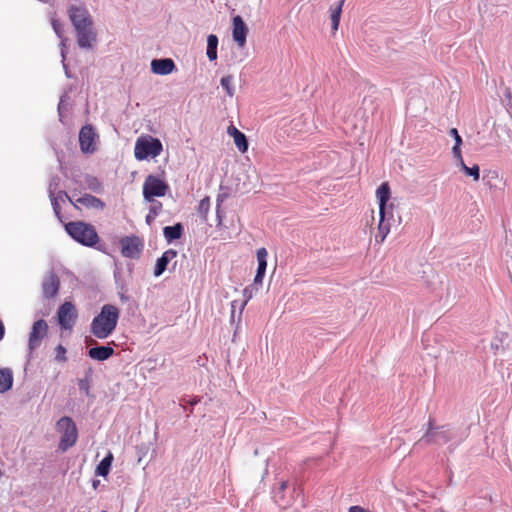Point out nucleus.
Instances as JSON below:
<instances>
[{
	"label": "nucleus",
	"instance_id": "nucleus-1",
	"mask_svg": "<svg viewBox=\"0 0 512 512\" xmlns=\"http://www.w3.org/2000/svg\"><path fill=\"white\" fill-rule=\"evenodd\" d=\"M68 15L77 32L79 47L91 48L96 41V32L93 29V21L87 8L83 5H71Z\"/></svg>",
	"mask_w": 512,
	"mask_h": 512
},
{
	"label": "nucleus",
	"instance_id": "nucleus-2",
	"mask_svg": "<svg viewBox=\"0 0 512 512\" xmlns=\"http://www.w3.org/2000/svg\"><path fill=\"white\" fill-rule=\"evenodd\" d=\"M120 310L112 304H105L96 315L90 326V332L98 339L108 338L116 329Z\"/></svg>",
	"mask_w": 512,
	"mask_h": 512
},
{
	"label": "nucleus",
	"instance_id": "nucleus-3",
	"mask_svg": "<svg viewBox=\"0 0 512 512\" xmlns=\"http://www.w3.org/2000/svg\"><path fill=\"white\" fill-rule=\"evenodd\" d=\"M66 232L77 242L84 246L92 247L98 240V234L95 228L82 221H73L65 225Z\"/></svg>",
	"mask_w": 512,
	"mask_h": 512
},
{
	"label": "nucleus",
	"instance_id": "nucleus-4",
	"mask_svg": "<svg viewBox=\"0 0 512 512\" xmlns=\"http://www.w3.org/2000/svg\"><path fill=\"white\" fill-rule=\"evenodd\" d=\"M162 150L163 146L159 139L150 135H143L135 143L134 155L137 160H145L148 157L155 158L159 156Z\"/></svg>",
	"mask_w": 512,
	"mask_h": 512
},
{
	"label": "nucleus",
	"instance_id": "nucleus-5",
	"mask_svg": "<svg viewBox=\"0 0 512 512\" xmlns=\"http://www.w3.org/2000/svg\"><path fill=\"white\" fill-rule=\"evenodd\" d=\"M56 429L61 433L59 441V449L61 451H66L76 443L78 437L77 427L70 417L60 418L56 423Z\"/></svg>",
	"mask_w": 512,
	"mask_h": 512
},
{
	"label": "nucleus",
	"instance_id": "nucleus-6",
	"mask_svg": "<svg viewBox=\"0 0 512 512\" xmlns=\"http://www.w3.org/2000/svg\"><path fill=\"white\" fill-rule=\"evenodd\" d=\"M376 197L379 201V225H378V231L380 236V242H383L386 238L387 234L390 231L389 225L384 223L385 215H386V203L390 198V188L388 183H382L377 191H376Z\"/></svg>",
	"mask_w": 512,
	"mask_h": 512
},
{
	"label": "nucleus",
	"instance_id": "nucleus-7",
	"mask_svg": "<svg viewBox=\"0 0 512 512\" xmlns=\"http://www.w3.org/2000/svg\"><path fill=\"white\" fill-rule=\"evenodd\" d=\"M168 185L154 175H148L143 185V196L146 201H152L154 197H162L166 194Z\"/></svg>",
	"mask_w": 512,
	"mask_h": 512
},
{
	"label": "nucleus",
	"instance_id": "nucleus-8",
	"mask_svg": "<svg viewBox=\"0 0 512 512\" xmlns=\"http://www.w3.org/2000/svg\"><path fill=\"white\" fill-rule=\"evenodd\" d=\"M120 246L123 256L136 259L141 254L143 243L137 236H126L120 240Z\"/></svg>",
	"mask_w": 512,
	"mask_h": 512
},
{
	"label": "nucleus",
	"instance_id": "nucleus-9",
	"mask_svg": "<svg viewBox=\"0 0 512 512\" xmlns=\"http://www.w3.org/2000/svg\"><path fill=\"white\" fill-rule=\"evenodd\" d=\"M47 332L48 324L45 320L40 319L33 323L28 340V348L30 351H33L40 346L42 340L46 337Z\"/></svg>",
	"mask_w": 512,
	"mask_h": 512
},
{
	"label": "nucleus",
	"instance_id": "nucleus-10",
	"mask_svg": "<svg viewBox=\"0 0 512 512\" xmlns=\"http://www.w3.org/2000/svg\"><path fill=\"white\" fill-rule=\"evenodd\" d=\"M77 318L75 306L71 302H65L58 310V321L63 329H70Z\"/></svg>",
	"mask_w": 512,
	"mask_h": 512
},
{
	"label": "nucleus",
	"instance_id": "nucleus-11",
	"mask_svg": "<svg viewBox=\"0 0 512 512\" xmlns=\"http://www.w3.org/2000/svg\"><path fill=\"white\" fill-rule=\"evenodd\" d=\"M96 133L91 125L83 126L79 133V143L82 152L93 153L96 150Z\"/></svg>",
	"mask_w": 512,
	"mask_h": 512
},
{
	"label": "nucleus",
	"instance_id": "nucleus-12",
	"mask_svg": "<svg viewBox=\"0 0 512 512\" xmlns=\"http://www.w3.org/2000/svg\"><path fill=\"white\" fill-rule=\"evenodd\" d=\"M248 31V27L243 21L242 17L239 15L235 16L233 18L232 37L239 48H243L246 45V37Z\"/></svg>",
	"mask_w": 512,
	"mask_h": 512
},
{
	"label": "nucleus",
	"instance_id": "nucleus-13",
	"mask_svg": "<svg viewBox=\"0 0 512 512\" xmlns=\"http://www.w3.org/2000/svg\"><path fill=\"white\" fill-rule=\"evenodd\" d=\"M175 69L174 61L170 58L154 59L151 62V70L158 75H168Z\"/></svg>",
	"mask_w": 512,
	"mask_h": 512
},
{
	"label": "nucleus",
	"instance_id": "nucleus-14",
	"mask_svg": "<svg viewBox=\"0 0 512 512\" xmlns=\"http://www.w3.org/2000/svg\"><path fill=\"white\" fill-rule=\"evenodd\" d=\"M137 456L138 464H143V468H145L155 456V449L153 448V444L148 442L138 445Z\"/></svg>",
	"mask_w": 512,
	"mask_h": 512
},
{
	"label": "nucleus",
	"instance_id": "nucleus-15",
	"mask_svg": "<svg viewBox=\"0 0 512 512\" xmlns=\"http://www.w3.org/2000/svg\"><path fill=\"white\" fill-rule=\"evenodd\" d=\"M267 256L268 252L265 248L262 247L257 250L258 268L254 278L255 286L262 285L263 277L267 268Z\"/></svg>",
	"mask_w": 512,
	"mask_h": 512
},
{
	"label": "nucleus",
	"instance_id": "nucleus-16",
	"mask_svg": "<svg viewBox=\"0 0 512 512\" xmlns=\"http://www.w3.org/2000/svg\"><path fill=\"white\" fill-rule=\"evenodd\" d=\"M43 294L46 298L54 297L59 289V279L54 273H49L42 284Z\"/></svg>",
	"mask_w": 512,
	"mask_h": 512
},
{
	"label": "nucleus",
	"instance_id": "nucleus-17",
	"mask_svg": "<svg viewBox=\"0 0 512 512\" xmlns=\"http://www.w3.org/2000/svg\"><path fill=\"white\" fill-rule=\"evenodd\" d=\"M227 134L233 138L235 146L241 153H245L248 150V141L246 136L235 126L230 125L227 128Z\"/></svg>",
	"mask_w": 512,
	"mask_h": 512
},
{
	"label": "nucleus",
	"instance_id": "nucleus-18",
	"mask_svg": "<svg viewBox=\"0 0 512 512\" xmlns=\"http://www.w3.org/2000/svg\"><path fill=\"white\" fill-rule=\"evenodd\" d=\"M177 256V252L173 249H169L165 251L162 256L157 260L155 269H154V276L159 277L161 276L164 271L167 268V265L169 262L174 259Z\"/></svg>",
	"mask_w": 512,
	"mask_h": 512
},
{
	"label": "nucleus",
	"instance_id": "nucleus-19",
	"mask_svg": "<svg viewBox=\"0 0 512 512\" xmlns=\"http://www.w3.org/2000/svg\"><path fill=\"white\" fill-rule=\"evenodd\" d=\"M344 2H345V0H340L336 4L330 6V8H329L333 33H336L339 28V23H340V18H341Z\"/></svg>",
	"mask_w": 512,
	"mask_h": 512
},
{
	"label": "nucleus",
	"instance_id": "nucleus-20",
	"mask_svg": "<svg viewBox=\"0 0 512 512\" xmlns=\"http://www.w3.org/2000/svg\"><path fill=\"white\" fill-rule=\"evenodd\" d=\"M114 353L113 348L109 346H99L91 348L88 351V355L90 358L98 361H105L110 358Z\"/></svg>",
	"mask_w": 512,
	"mask_h": 512
},
{
	"label": "nucleus",
	"instance_id": "nucleus-21",
	"mask_svg": "<svg viewBox=\"0 0 512 512\" xmlns=\"http://www.w3.org/2000/svg\"><path fill=\"white\" fill-rule=\"evenodd\" d=\"M456 165L467 175L473 178L474 181H478L480 177L479 166L477 164L472 167H468L463 160L462 155L459 158H454Z\"/></svg>",
	"mask_w": 512,
	"mask_h": 512
},
{
	"label": "nucleus",
	"instance_id": "nucleus-22",
	"mask_svg": "<svg viewBox=\"0 0 512 512\" xmlns=\"http://www.w3.org/2000/svg\"><path fill=\"white\" fill-rule=\"evenodd\" d=\"M13 385V374L11 369H0V393H5L11 389Z\"/></svg>",
	"mask_w": 512,
	"mask_h": 512
},
{
	"label": "nucleus",
	"instance_id": "nucleus-23",
	"mask_svg": "<svg viewBox=\"0 0 512 512\" xmlns=\"http://www.w3.org/2000/svg\"><path fill=\"white\" fill-rule=\"evenodd\" d=\"M76 203H78L86 208H95V209H102L104 206L100 199H98L97 197L90 195V194H85L84 196L79 197L78 199H76Z\"/></svg>",
	"mask_w": 512,
	"mask_h": 512
},
{
	"label": "nucleus",
	"instance_id": "nucleus-24",
	"mask_svg": "<svg viewBox=\"0 0 512 512\" xmlns=\"http://www.w3.org/2000/svg\"><path fill=\"white\" fill-rule=\"evenodd\" d=\"M182 231L183 227L180 223H177L174 226H166L163 229L164 237L168 242L179 239L182 235Z\"/></svg>",
	"mask_w": 512,
	"mask_h": 512
},
{
	"label": "nucleus",
	"instance_id": "nucleus-25",
	"mask_svg": "<svg viewBox=\"0 0 512 512\" xmlns=\"http://www.w3.org/2000/svg\"><path fill=\"white\" fill-rule=\"evenodd\" d=\"M113 462V454L109 451L106 457L97 465L96 475L106 477L110 471Z\"/></svg>",
	"mask_w": 512,
	"mask_h": 512
},
{
	"label": "nucleus",
	"instance_id": "nucleus-26",
	"mask_svg": "<svg viewBox=\"0 0 512 512\" xmlns=\"http://www.w3.org/2000/svg\"><path fill=\"white\" fill-rule=\"evenodd\" d=\"M217 45V36L214 34L209 35L207 37V57L210 61H214L217 59Z\"/></svg>",
	"mask_w": 512,
	"mask_h": 512
},
{
	"label": "nucleus",
	"instance_id": "nucleus-27",
	"mask_svg": "<svg viewBox=\"0 0 512 512\" xmlns=\"http://www.w3.org/2000/svg\"><path fill=\"white\" fill-rule=\"evenodd\" d=\"M449 135L451 137L454 138V146L452 147V154H453V157L454 158H459L460 159V155H462L461 153V144H462V138L461 136L459 135L458 133V130L456 128H451L449 130Z\"/></svg>",
	"mask_w": 512,
	"mask_h": 512
},
{
	"label": "nucleus",
	"instance_id": "nucleus-28",
	"mask_svg": "<svg viewBox=\"0 0 512 512\" xmlns=\"http://www.w3.org/2000/svg\"><path fill=\"white\" fill-rule=\"evenodd\" d=\"M259 286L260 285H257L255 286V282L253 281V284L251 286H248L246 287L244 290H243V296H244V301L242 302V304L240 305V308H239V318L241 317V314L246 306V304L248 303V301L250 299L253 298L254 294L258 291L259 289Z\"/></svg>",
	"mask_w": 512,
	"mask_h": 512
},
{
	"label": "nucleus",
	"instance_id": "nucleus-29",
	"mask_svg": "<svg viewBox=\"0 0 512 512\" xmlns=\"http://www.w3.org/2000/svg\"><path fill=\"white\" fill-rule=\"evenodd\" d=\"M234 83V76L233 75H226L221 78L220 84L222 88L226 91L227 95L229 97H233L235 94V89L233 86Z\"/></svg>",
	"mask_w": 512,
	"mask_h": 512
},
{
	"label": "nucleus",
	"instance_id": "nucleus-30",
	"mask_svg": "<svg viewBox=\"0 0 512 512\" xmlns=\"http://www.w3.org/2000/svg\"><path fill=\"white\" fill-rule=\"evenodd\" d=\"M210 209V198L208 196L204 197L199 205H198V214L203 218H207V214Z\"/></svg>",
	"mask_w": 512,
	"mask_h": 512
},
{
	"label": "nucleus",
	"instance_id": "nucleus-31",
	"mask_svg": "<svg viewBox=\"0 0 512 512\" xmlns=\"http://www.w3.org/2000/svg\"><path fill=\"white\" fill-rule=\"evenodd\" d=\"M66 349L62 345H58L56 348V360L66 361Z\"/></svg>",
	"mask_w": 512,
	"mask_h": 512
},
{
	"label": "nucleus",
	"instance_id": "nucleus-32",
	"mask_svg": "<svg viewBox=\"0 0 512 512\" xmlns=\"http://www.w3.org/2000/svg\"><path fill=\"white\" fill-rule=\"evenodd\" d=\"M52 26H53V29H54L55 33L59 37H62V25H61V23L58 20H56V19H52Z\"/></svg>",
	"mask_w": 512,
	"mask_h": 512
},
{
	"label": "nucleus",
	"instance_id": "nucleus-33",
	"mask_svg": "<svg viewBox=\"0 0 512 512\" xmlns=\"http://www.w3.org/2000/svg\"><path fill=\"white\" fill-rule=\"evenodd\" d=\"M224 198H225V195L224 194H220L218 195L217 197V209H216V212H217V217L219 219V223L221 222V216H220V205L221 203L224 201Z\"/></svg>",
	"mask_w": 512,
	"mask_h": 512
},
{
	"label": "nucleus",
	"instance_id": "nucleus-34",
	"mask_svg": "<svg viewBox=\"0 0 512 512\" xmlns=\"http://www.w3.org/2000/svg\"><path fill=\"white\" fill-rule=\"evenodd\" d=\"M79 388L81 390H84L86 392V394L89 393V384L86 380H80L79 381Z\"/></svg>",
	"mask_w": 512,
	"mask_h": 512
},
{
	"label": "nucleus",
	"instance_id": "nucleus-35",
	"mask_svg": "<svg viewBox=\"0 0 512 512\" xmlns=\"http://www.w3.org/2000/svg\"><path fill=\"white\" fill-rule=\"evenodd\" d=\"M434 435H435V433L433 432L432 428L430 427L424 438L426 439L427 442H432V438Z\"/></svg>",
	"mask_w": 512,
	"mask_h": 512
},
{
	"label": "nucleus",
	"instance_id": "nucleus-36",
	"mask_svg": "<svg viewBox=\"0 0 512 512\" xmlns=\"http://www.w3.org/2000/svg\"><path fill=\"white\" fill-rule=\"evenodd\" d=\"M235 309H236V301H233L231 304V316H230L231 322L235 321Z\"/></svg>",
	"mask_w": 512,
	"mask_h": 512
},
{
	"label": "nucleus",
	"instance_id": "nucleus-37",
	"mask_svg": "<svg viewBox=\"0 0 512 512\" xmlns=\"http://www.w3.org/2000/svg\"><path fill=\"white\" fill-rule=\"evenodd\" d=\"M488 177L491 179V180H499V177H498V174L497 172H491Z\"/></svg>",
	"mask_w": 512,
	"mask_h": 512
},
{
	"label": "nucleus",
	"instance_id": "nucleus-38",
	"mask_svg": "<svg viewBox=\"0 0 512 512\" xmlns=\"http://www.w3.org/2000/svg\"><path fill=\"white\" fill-rule=\"evenodd\" d=\"M57 186V183L55 182V180H53L51 183H50V196L52 197L53 196V191H52V188L55 187L56 188Z\"/></svg>",
	"mask_w": 512,
	"mask_h": 512
},
{
	"label": "nucleus",
	"instance_id": "nucleus-39",
	"mask_svg": "<svg viewBox=\"0 0 512 512\" xmlns=\"http://www.w3.org/2000/svg\"><path fill=\"white\" fill-rule=\"evenodd\" d=\"M4 336V326L2 324V322L0 321V340L3 338Z\"/></svg>",
	"mask_w": 512,
	"mask_h": 512
},
{
	"label": "nucleus",
	"instance_id": "nucleus-40",
	"mask_svg": "<svg viewBox=\"0 0 512 512\" xmlns=\"http://www.w3.org/2000/svg\"><path fill=\"white\" fill-rule=\"evenodd\" d=\"M286 488H287V482L286 481L281 482L280 490L284 491Z\"/></svg>",
	"mask_w": 512,
	"mask_h": 512
},
{
	"label": "nucleus",
	"instance_id": "nucleus-41",
	"mask_svg": "<svg viewBox=\"0 0 512 512\" xmlns=\"http://www.w3.org/2000/svg\"><path fill=\"white\" fill-rule=\"evenodd\" d=\"M120 299H121L122 301H127V300H128V297H127V296H125L124 294H121V295H120Z\"/></svg>",
	"mask_w": 512,
	"mask_h": 512
},
{
	"label": "nucleus",
	"instance_id": "nucleus-42",
	"mask_svg": "<svg viewBox=\"0 0 512 512\" xmlns=\"http://www.w3.org/2000/svg\"><path fill=\"white\" fill-rule=\"evenodd\" d=\"M98 485H99V480H94L93 487L96 489Z\"/></svg>",
	"mask_w": 512,
	"mask_h": 512
}]
</instances>
